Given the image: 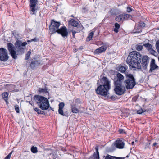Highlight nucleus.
Listing matches in <instances>:
<instances>
[{"label":"nucleus","instance_id":"nucleus-1","mask_svg":"<svg viewBox=\"0 0 159 159\" xmlns=\"http://www.w3.org/2000/svg\"><path fill=\"white\" fill-rule=\"evenodd\" d=\"M102 82L104 84L101 85L97 88L96 93L98 94L105 97L109 94V91L111 88L110 82L105 77L102 78Z\"/></svg>","mask_w":159,"mask_h":159},{"label":"nucleus","instance_id":"nucleus-2","mask_svg":"<svg viewBox=\"0 0 159 159\" xmlns=\"http://www.w3.org/2000/svg\"><path fill=\"white\" fill-rule=\"evenodd\" d=\"M36 102L39 107L43 110L48 109L50 107L49 101L45 97L40 95L35 96Z\"/></svg>","mask_w":159,"mask_h":159},{"label":"nucleus","instance_id":"nucleus-3","mask_svg":"<svg viewBox=\"0 0 159 159\" xmlns=\"http://www.w3.org/2000/svg\"><path fill=\"white\" fill-rule=\"evenodd\" d=\"M142 55L136 51H133L130 52L128 55L126 61H129L130 60L133 62L134 60H137L136 61L139 63V62H141Z\"/></svg>","mask_w":159,"mask_h":159},{"label":"nucleus","instance_id":"nucleus-4","mask_svg":"<svg viewBox=\"0 0 159 159\" xmlns=\"http://www.w3.org/2000/svg\"><path fill=\"white\" fill-rule=\"evenodd\" d=\"M114 91L115 93L118 95H121L125 93L126 89L122 84L114 83Z\"/></svg>","mask_w":159,"mask_h":159},{"label":"nucleus","instance_id":"nucleus-5","mask_svg":"<svg viewBox=\"0 0 159 159\" xmlns=\"http://www.w3.org/2000/svg\"><path fill=\"white\" fill-rule=\"evenodd\" d=\"M128 76L129 79L125 81V84L127 89H130L135 85V80L132 74H129Z\"/></svg>","mask_w":159,"mask_h":159},{"label":"nucleus","instance_id":"nucleus-6","mask_svg":"<svg viewBox=\"0 0 159 159\" xmlns=\"http://www.w3.org/2000/svg\"><path fill=\"white\" fill-rule=\"evenodd\" d=\"M59 22L55 21L53 20H51V23L49 26V30L52 33L57 32L59 30L58 28L60 25Z\"/></svg>","mask_w":159,"mask_h":159},{"label":"nucleus","instance_id":"nucleus-7","mask_svg":"<svg viewBox=\"0 0 159 159\" xmlns=\"http://www.w3.org/2000/svg\"><path fill=\"white\" fill-rule=\"evenodd\" d=\"M8 49L10 52L11 56L13 58L16 59L17 58L18 54L15 51V47L11 43H8L7 44Z\"/></svg>","mask_w":159,"mask_h":159},{"label":"nucleus","instance_id":"nucleus-8","mask_svg":"<svg viewBox=\"0 0 159 159\" xmlns=\"http://www.w3.org/2000/svg\"><path fill=\"white\" fill-rule=\"evenodd\" d=\"M27 44L26 42L22 43L20 41L18 40L16 42L15 46L18 52L22 53L24 51L23 47L25 46Z\"/></svg>","mask_w":159,"mask_h":159},{"label":"nucleus","instance_id":"nucleus-9","mask_svg":"<svg viewBox=\"0 0 159 159\" xmlns=\"http://www.w3.org/2000/svg\"><path fill=\"white\" fill-rule=\"evenodd\" d=\"M8 56L7 50L3 48H0V60L3 61H5L8 60Z\"/></svg>","mask_w":159,"mask_h":159},{"label":"nucleus","instance_id":"nucleus-10","mask_svg":"<svg viewBox=\"0 0 159 159\" xmlns=\"http://www.w3.org/2000/svg\"><path fill=\"white\" fill-rule=\"evenodd\" d=\"M38 2V0H30V13L31 14H35L37 10L35 7Z\"/></svg>","mask_w":159,"mask_h":159},{"label":"nucleus","instance_id":"nucleus-11","mask_svg":"<svg viewBox=\"0 0 159 159\" xmlns=\"http://www.w3.org/2000/svg\"><path fill=\"white\" fill-rule=\"evenodd\" d=\"M132 60H130L129 61H126L127 63L128 64L129 66H130L132 68H136L138 69H141V65L140 63L141 62H139V63L137 62V60H134L132 62Z\"/></svg>","mask_w":159,"mask_h":159},{"label":"nucleus","instance_id":"nucleus-12","mask_svg":"<svg viewBox=\"0 0 159 159\" xmlns=\"http://www.w3.org/2000/svg\"><path fill=\"white\" fill-rule=\"evenodd\" d=\"M57 33L61 34L63 37H67L68 35V33L67 29L65 26H63L59 29Z\"/></svg>","mask_w":159,"mask_h":159},{"label":"nucleus","instance_id":"nucleus-13","mask_svg":"<svg viewBox=\"0 0 159 159\" xmlns=\"http://www.w3.org/2000/svg\"><path fill=\"white\" fill-rule=\"evenodd\" d=\"M149 57L147 56H144L142 57V65L143 69H146L149 63Z\"/></svg>","mask_w":159,"mask_h":159},{"label":"nucleus","instance_id":"nucleus-14","mask_svg":"<svg viewBox=\"0 0 159 159\" xmlns=\"http://www.w3.org/2000/svg\"><path fill=\"white\" fill-rule=\"evenodd\" d=\"M124 79V77L120 73L117 72L116 75V78L115 79L114 83L121 84V81Z\"/></svg>","mask_w":159,"mask_h":159},{"label":"nucleus","instance_id":"nucleus-15","mask_svg":"<svg viewBox=\"0 0 159 159\" xmlns=\"http://www.w3.org/2000/svg\"><path fill=\"white\" fill-rule=\"evenodd\" d=\"M124 145L125 143L122 140H118L115 142V146L118 148H123Z\"/></svg>","mask_w":159,"mask_h":159},{"label":"nucleus","instance_id":"nucleus-16","mask_svg":"<svg viewBox=\"0 0 159 159\" xmlns=\"http://www.w3.org/2000/svg\"><path fill=\"white\" fill-rule=\"evenodd\" d=\"M107 47L105 46H102L96 49L94 51V53L98 54L104 52L107 49Z\"/></svg>","mask_w":159,"mask_h":159},{"label":"nucleus","instance_id":"nucleus-17","mask_svg":"<svg viewBox=\"0 0 159 159\" xmlns=\"http://www.w3.org/2000/svg\"><path fill=\"white\" fill-rule=\"evenodd\" d=\"M95 149L96 151V153H94L93 154L90 156L89 159H99V155L98 152V147L96 146Z\"/></svg>","mask_w":159,"mask_h":159},{"label":"nucleus","instance_id":"nucleus-18","mask_svg":"<svg viewBox=\"0 0 159 159\" xmlns=\"http://www.w3.org/2000/svg\"><path fill=\"white\" fill-rule=\"evenodd\" d=\"M150 70L151 72L158 68V66L155 64V60L153 59H152L150 64Z\"/></svg>","mask_w":159,"mask_h":159},{"label":"nucleus","instance_id":"nucleus-19","mask_svg":"<svg viewBox=\"0 0 159 159\" xmlns=\"http://www.w3.org/2000/svg\"><path fill=\"white\" fill-rule=\"evenodd\" d=\"M64 104L63 102H61L59 105L58 112L59 114L61 115L64 116L63 111L62 110L64 107Z\"/></svg>","mask_w":159,"mask_h":159},{"label":"nucleus","instance_id":"nucleus-20","mask_svg":"<svg viewBox=\"0 0 159 159\" xmlns=\"http://www.w3.org/2000/svg\"><path fill=\"white\" fill-rule=\"evenodd\" d=\"M127 67L126 66H119L117 67V70L121 73H124L126 70L127 69Z\"/></svg>","mask_w":159,"mask_h":159},{"label":"nucleus","instance_id":"nucleus-21","mask_svg":"<svg viewBox=\"0 0 159 159\" xmlns=\"http://www.w3.org/2000/svg\"><path fill=\"white\" fill-rule=\"evenodd\" d=\"M38 92L40 94H48L47 90L46 88H39L38 89Z\"/></svg>","mask_w":159,"mask_h":159},{"label":"nucleus","instance_id":"nucleus-22","mask_svg":"<svg viewBox=\"0 0 159 159\" xmlns=\"http://www.w3.org/2000/svg\"><path fill=\"white\" fill-rule=\"evenodd\" d=\"M40 63L37 61H34L31 62L30 64L31 67L32 69H34L36 67L39 66Z\"/></svg>","mask_w":159,"mask_h":159},{"label":"nucleus","instance_id":"nucleus-23","mask_svg":"<svg viewBox=\"0 0 159 159\" xmlns=\"http://www.w3.org/2000/svg\"><path fill=\"white\" fill-rule=\"evenodd\" d=\"M141 28L140 27L139 25H136L135 26V28L133 30L134 33H139L141 32Z\"/></svg>","mask_w":159,"mask_h":159},{"label":"nucleus","instance_id":"nucleus-24","mask_svg":"<svg viewBox=\"0 0 159 159\" xmlns=\"http://www.w3.org/2000/svg\"><path fill=\"white\" fill-rule=\"evenodd\" d=\"M3 98L4 99V100L6 102L7 104L8 103L7 102L8 97V93L7 92H4L2 94Z\"/></svg>","mask_w":159,"mask_h":159},{"label":"nucleus","instance_id":"nucleus-25","mask_svg":"<svg viewBox=\"0 0 159 159\" xmlns=\"http://www.w3.org/2000/svg\"><path fill=\"white\" fill-rule=\"evenodd\" d=\"M69 24H70L72 26L74 27H77L79 24L78 22L77 21L73 20V19L70 20L69 22Z\"/></svg>","mask_w":159,"mask_h":159},{"label":"nucleus","instance_id":"nucleus-26","mask_svg":"<svg viewBox=\"0 0 159 159\" xmlns=\"http://www.w3.org/2000/svg\"><path fill=\"white\" fill-rule=\"evenodd\" d=\"M105 159H122V158L108 155L105 157Z\"/></svg>","mask_w":159,"mask_h":159},{"label":"nucleus","instance_id":"nucleus-27","mask_svg":"<svg viewBox=\"0 0 159 159\" xmlns=\"http://www.w3.org/2000/svg\"><path fill=\"white\" fill-rule=\"evenodd\" d=\"M123 14L120 15L116 17L115 20L117 21H120L122 20H123Z\"/></svg>","mask_w":159,"mask_h":159},{"label":"nucleus","instance_id":"nucleus-28","mask_svg":"<svg viewBox=\"0 0 159 159\" xmlns=\"http://www.w3.org/2000/svg\"><path fill=\"white\" fill-rule=\"evenodd\" d=\"M94 35V33L93 32H90L89 35L88 37H87L86 39V41H89L91 40L93 35Z\"/></svg>","mask_w":159,"mask_h":159},{"label":"nucleus","instance_id":"nucleus-29","mask_svg":"<svg viewBox=\"0 0 159 159\" xmlns=\"http://www.w3.org/2000/svg\"><path fill=\"white\" fill-rule=\"evenodd\" d=\"M34 110L35 111L37 112L39 114H42L44 113V111H43L41 110L40 109L37 108H34Z\"/></svg>","mask_w":159,"mask_h":159},{"label":"nucleus","instance_id":"nucleus-30","mask_svg":"<svg viewBox=\"0 0 159 159\" xmlns=\"http://www.w3.org/2000/svg\"><path fill=\"white\" fill-rule=\"evenodd\" d=\"M123 20H127L129 18H131V16L127 14H123Z\"/></svg>","mask_w":159,"mask_h":159},{"label":"nucleus","instance_id":"nucleus-31","mask_svg":"<svg viewBox=\"0 0 159 159\" xmlns=\"http://www.w3.org/2000/svg\"><path fill=\"white\" fill-rule=\"evenodd\" d=\"M143 45L148 50V51L152 48V45L148 43L144 44Z\"/></svg>","mask_w":159,"mask_h":159},{"label":"nucleus","instance_id":"nucleus-32","mask_svg":"<svg viewBox=\"0 0 159 159\" xmlns=\"http://www.w3.org/2000/svg\"><path fill=\"white\" fill-rule=\"evenodd\" d=\"M31 151L33 153H36L37 152V148L36 147L32 146L31 148Z\"/></svg>","mask_w":159,"mask_h":159},{"label":"nucleus","instance_id":"nucleus-33","mask_svg":"<svg viewBox=\"0 0 159 159\" xmlns=\"http://www.w3.org/2000/svg\"><path fill=\"white\" fill-rule=\"evenodd\" d=\"M72 111L74 113H77L79 112V110L75 107L72 106Z\"/></svg>","mask_w":159,"mask_h":159},{"label":"nucleus","instance_id":"nucleus-34","mask_svg":"<svg viewBox=\"0 0 159 159\" xmlns=\"http://www.w3.org/2000/svg\"><path fill=\"white\" fill-rule=\"evenodd\" d=\"M146 110L145 109H142L141 108L140 109L138 110L137 111V113L138 114H140L142 113H143L146 111Z\"/></svg>","mask_w":159,"mask_h":159},{"label":"nucleus","instance_id":"nucleus-35","mask_svg":"<svg viewBox=\"0 0 159 159\" xmlns=\"http://www.w3.org/2000/svg\"><path fill=\"white\" fill-rule=\"evenodd\" d=\"M78 29L77 30V32H79L82 31V29L84 28L83 26L82 25L78 24V26L77 27Z\"/></svg>","mask_w":159,"mask_h":159},{"label":"nucleus","instance_id":"nucleus-36","mask_svg":"<svg viewBox=\"0 0 159 159\" xmlns=\"http://www.w3.org/2000/svg\"><path fill=\"white\" fill-rule=\"evenodd\" d=\"M39 40V38L35 37L33 39H31L30 40H28L27 41L29 42H31L33 41L34 42H38Z\"/></svg>","mask_w":159,"mask_h":159},{"label":"nucleus","instance_id":"nucleus-37","mask_svg":"<svg viewBox=\"0 0 159 159\" xmlns=\"http://www.w3.org/2000/svg\"><path fill=\"white\" fill-rule=\"evenodd\" d=\"M148 51L151 54L154 55H155V54L157 53L152 48Z\"/></svg>","mask_w":159,"mask_h":159},{"label":"nucleus","instance_id":"nucleus-38","mask_svg":"<svg viewBox=\"0 0 159 159\" xmlns=\"http://www.w3.org/2000/svg\"><path fill=\"white\" fill-rule=\"evenodd\" d=\"M156 47L157 51L159 54V40L156 42Z\"/></svg>","mask_w":159,"mask_h":159},{"label":"nucleus","instance_id":"nucleus-39","mask_svg":"<svg viewBox=\"0 0 159 159\" xmlns=\"http://www.w3.org/2000/svg\"><path fill=\"white\" fill-rule=\"evenodd\" d=\"M143 47L142 45H139L136 46V49L137 51H141L143 49Z\"/></svg>","mask_w":159,"mask_h":159},{"label":"nucleus","instance_id":"nucleus-40","mask_svg":"<svg viewBox=\"0 0 159 159\" xmlns=\"http://www.w3.org/2000/svg\"><path fill=\"white\" fill-rule=\"evenodd\" d=\"M31 54V52L30 51H29L27 52V53L26 54L25 56V59L27 60L29 59L30 58V56Z\"/></svg>","mask_w":159,"mask_h":159},{"label":"nucleus","instance_id":"nucleus-41","mask_svg":"<svg viewBox=\"0 0 159 159\" xmlns=\"http://www.w3.org/2000/svg\"><path fill=\"white\" fill-rule=\"evenodd\" d=\"M138 24L141 28L144 27L145 25V24L143 22H141L139 23Z\"/></svg>","mask_w":159,"mask_h":159},{"label":"nucleus","instance_id":"nucleus-42","mask_svg":"<svg viewBox=\"0 0 159 159\" xmlns=\"http://www.w3.org/2000/svg\"><path fill=\"white\" fill-rule=\"evenodd\" d=\"M108 98L109 100H114L116 98L115 96L112 95L111 97H108Z\"/></svg>","mask_w":159,"mask_h":159},{"label":"nucleus","instance_id":"nucleus-43","mask_svg":"<svg viewBox=\"0 0 159 159\" xmlns=\"http://www.w3.org/2000/svg\"><path fill=\"white\" fill-rule=\"evenodd\" d=\"M15 108L16 112L18 113H19L20 112L19 106L17 105H15Z\"/></svg>","mask_w":159,"mask_h":159},{"label":"nucleus","instance_id":"nucleus-44","mask_svg":"<svg viewBox=\"0 0 159 159\" xmlns=\"http://www.w3.org/2000/svg\"><path fill=\"white\" fill-rule=\"evenodd\" d=\"M12 152H10L9 154L8 155L5 157L4 159H10L11 155L12 154Z\"/></svg>","mask_w":159,"mask_h":159},{"label":"nucleus","instance_id":"nucleus-45","mask_svg":"<svg viewBox=\"0 0 159 159\" xmlns=\"http://www.w3.org/2000/svg\"><path fill=\"white\" fill-rule=\"evenodd\" d=\"M115 27L116 28L119 29L120 27V25L117 23H116L115 25Z\"/></svg>","mask_w":159,"mask_h":159},{"label":"nucleus","instance_id":"nucleus-46","mask_svg":"<svg viewBox=\"0 0 159 159\" xmlns=\"http://www.w3.org/2000/svg\"><path fill=\"white\" fill-rule=\"evenodd\" d=\"M127 11L128 12H131V11H132V9L130 7H127Z\"/></svg>","mask_w":159,"mask_h":159},{"label":"nucleus","instance_id":"nucleus-47","mask_svg":"<svg viewBox=\"0 0 159 159\" xmlns=\"http://www.w3.org/2000/svg\"><path fill=\"white\" fill-rule=\"evenodd\" d=\"M119 132L120 133H125V132H124V130L123 129H120L119 130Z\"/></svg>","mask_w":159,"mask_h":159},{"label":"nucleus","instance_id":"nucleus-48","mask_svg":"<svg viewBox=\"0 0 159 159\" xmlns=\"http://www.w3.org/2000/svg\"><path fill=\"white\" fill-rule=\"evenodd\" d=\"M76 32H77V31L76 32L74 30L72 31V34L73 36L74 37H75V34Z\"/></svg>","mask_w":159,"mask_h":159},{"label":"nucleus","instance_id":"nucleus-49","mask_svg":"<svg viewBox=\"0 0 159 159\" xmlns=\"http://www.w3.org/2000/svg\"><path fill=\"white\" fill-rule=\"evenodd\" d=\"M114 31L116 32V33H117L118 32V29L117 28H115L114 29Z\"/></svg>","mask_w":159,"mask_h":159},{"label":"nucleus","instance_id":"nucleus-50","mask_svg":"<svg viewBox=\"0 0 159 159\" xmlns=\"http://www.w3.org/2000/svg\"><path fill=\"white\" fill-rule=\"evenodd\" d=\"M157 144V143H153V146H156Z\"/></svg>","mask_w":159,"mask_h":159},{"label":"nucleus","instance_id":"nucleus-51","mask_svg":"<svg viewBox=\"0 0 159 159\" xmlns=\"http://www.w3.org/2000/svg\"><path fill=\"white\" fill-rule=\"evenodd\" d=\"M134 142L132 141L131 143V144L132 145H134Z\"/></svg>","mask_w":159,"mask_h":159},{"label":"nucleus","instance_id":"nucleus-52","mask_svg":"<svg viewBox=\"0 0 159 159\" xmlns=\"http://www.w3.org/2000/svg\"><path fill=\"white\" fill-rule=\"evenodd\" d=\"M158 61H159V57H158Z\"/></svg>","mask_w":159,"mask_h":159},{"label":"nucleus","instance_id":"nucleus-53","mask_svg":"<svg viewBox=\"0 0 159 159\" xmlns=\"http://www.w3.org/2000/svg\"><path fill=\"white\" fill-rule=\"evenodd\" d=\"M149 145H150V143H149Z\"/></svg>","mask_w":159,"mask_h":159}]
</instances>
